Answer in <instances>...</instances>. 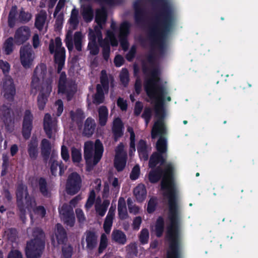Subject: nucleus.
Here are the masks:
<instances>
[{
	"label": "nucleus",
	"mask_w": 258,
	"mask_h": 258,
	"mask_svg": "<svg viewBox=\"0 0 258 258\" xmlns=\"http://www.w3.org/2000/svg\"><path fill=\"white\" fill-rule=\"evenodd\" d=\"M105 99L104 94L95 93L93 99V102L95 104H100L104 102Z\"/></svg>",
	"instance_id": "62"
},
{
	"label": "nucleus",
	"mask_w": 258,
	"mask_h": 258,
	"mask_svg": "<svg viewBox=\"0 0 258 258\" xmlns=\"http://www.w3.org/2000/svg\"><path fill=\"white\" fill-rule=\"evenodd\" d=\"M24 191V185L23 183L19 184L16 189L17 200H23Z\"/></svg>",
	"instance_id": "59"
},
{
	"label": "nucleus",
	"mask_w": 258,
	"mask_h": 258,
	"mask_svg": "<svg viewBox=\"0 0 258 258\" xmlns=\"http://www.w3.org/2000/svg\"><path fill=\"white\" fill-rule=\"evenodd\" d=\"M47 74V67L44 63H41L35 68L32 77L31 87L32 89L37 91L39 89L41 80L42 83L45 82L44 78Z\"/></svg>",
	"instance_id": "10"
},
{
	"label": "nucleus",
	"mask_w": 258,
	"mask_h": 258,
	"mask_svg": "<svg viewBox=\"0 0 258 258\" xmlns=\"http://www.w3.org/2000/svg\"><path fill=\"white\" fill-rule=\"evenodd\" d=\"M113 219L105 218V219L103 224V229L105 232L106 234H109L111 231V229L112 226Z\"/></svg>",
	"instance_id": "55"
},
{
	"label": "nucleus",
	"mask_w": 258,
	"mask_h": 258,
	"mask_svg": "<svg viewBox=\"0 0 258 258\" xmlns=\"http://www.w3.org/2000/svg\"><path fill=\"white\" fill-rule=\"evenodd\" d=\"M160 71L157 67L153 68L150 71V78L145 81L144 90L150 99L154 101L156 117L158 120H162L164 118L163 105L165 100L170 101V96L165 98L168 92L166 89L157 83L160 81Z\"/></svg>",
	"instance_id": "3"
},
{
	"label": "nucleus",
	"mask_w": 258,
	"mask_h": 258,
	"mask_svg": "<svg viewBox=\"0 0 258 258\" xmlns=\"http://www.w3.org/2000/svg\"><path fill=\"white\" fill-rule=\"evenodd\" d=\"M108 116V110L106 106H101L98 109L99 124L101 126L106 125Z\"/></svg>",
	"instance_id": "30"
},
{
	"label": "nucleus",
	"mask_w": 258,
	"mask_h": 258,
	"mask_svg": "<svg viewBox=\"0 0 258 258\" xmlns=\"http://www.w3.org/2000/svg\"><path fill=\"white\" fill-rule=\"evenodd\" d=\"M134 195L138 203L143 202L147 195V190L143 184H139L134 189Z\"/></svg>",
	"instance_id": "26"
},
{
	"label": "nucleus",
	"mask_w": 258,
	"mask_h": 258,
	"mask_svg": "<svg viewBox=\"0 0 258 258\" xmlns=\"http://www.w3.org/2000/svg\"><path fill=\"white\" fill-rule=\"evenodd\" d=\"M33 115L29 109L25 110L22 122V136L25 140H28L31 136L33 128Z\"/></svg>",
	"instance_id": "12"
},
{
	"label": "nucleus",
	"mask_w": 258,
	"mask_h": 258,
	"mask_svg": "<svg viewBox=\"0 0 258 258\" xmlns=\"http://www.w3.org/2000/svg\"><path fill=\"white\" fill-rule=\"evenodd\" d=\"M140 174V168L139 165H136L132 169L130 175V179L132 180L137 179Z\"/></svg>",
	"instance_id": "52"
},
{
	"label": "nucleus",
	"mask_w": 258,
	"mask_h": 258,
	"mask_svg": "<svg viewBox=\"0 0 258 258\" xmlns=\"http://www.w3.org/2000/svg\"><path fill=\"white\" fill-rule=\"evenodd\" d=\"M106 18L107 12L104 7L96 10L95 21L98 25L105 22Z\"/></svg>",
	"instance_id": "33"
},
{
	"label": "nucleus",
	"mask_w": 258,
	"mask_h": 258,
	"mask_svg": "<svg viewBox=\"0 0 258 258\" xmlns=\"http://www.w3.org/2000/svg\"><path fill=\"white\" fill-rule=\"evenodd\" d=\"M82 16L86 22H90L93 20L94 12L91 6H87L83 9Z\"/></svg>",
	"instance_id": "36"
},
{
	"label": "nucleus",
	"mask_w": 258,
	"mask_h": 258,
	"mask_svg": "<svg viewBox=\"0 0 258 258\" xmlns=\"http://www.w3.org/2000/svg\"><path fill=\"white\" fill-rule=\"evenodd\" d=\"M124 124L119 117L115 118L112 126V133L114 142H117L124 133Z\"/></svg>",
	"instance_id": "16"
},
{
	"label": "nucleus",
	"mask_w": 258,
	"mask_h": 258,
	"mask_svg": "<svg viewBox=\"0 0 258 258\" xmlns=\"http://www.w3.org/2000/svg\"><path fill=\"white\" fill-rule=\"evenodd\" d=\"M166 134V128L164 124L163 120H158L156 121L151 130V138L153 139L159 137L156 143V148L157 152L167 155V141L165 137Z\"/></svg>",
	"instance_id": "7"
},
{
	"label": "nucleus",
	"mask_w": 258,
	"mask_h": 258,
	"mask_svg": "<svg viewBox=\"0 0 258 258\" xmlns=\"http://www.w3.org/2000/svg\"><path fill=\"white\" fill-rule=\"evenodd\" d=\"M85 235L86 236V242L87 249L92 250L97 245V235L96 232L92 230H87Z\"/></svg>",
	"instance_id": "19"
},
{
	"label": "nucleus",
	"mask_w": 258,
	"mask_h": 258,
	"mask_svg": "<svg viewBox=\"0 0 258 258\" xmlns=\"http://www.w3.org/2000/svg\"><path fill=\"white\" fill-rule=\"evenodd\" d=\"M72 160L74 163H80L82 160L81 150L73 147L71 148Z\"/></svg>",
	"instance_id": "44"
},
{
	"label": "nucleus",
	"mask_w": 258,
	"mask_h": 258,
	"mask_svg": "<svg viewBox=\"0 0 258 258\" xmlns=\"http://www.w3.org/2000/svg\"><path fill=\"white\" fill-rule=\"evenodd\" d=\"M137 52V48L135 45H133L130 51L128 52V53L126 55V59L128 61H132L134 57H135L136 54Z\"/></svg>",
	"instance_id": "58"
},
{
	"label": "nucleus",
	"mask_w": 258,
	"mask_h": 258,
	"mask_svg": "<svg viewBox=\"0 0 258 258\" xmlns=\"http://www.w3.org/2000/svg\"><path fill=\"white\" fill-rule=\"evenodd\" d=\"M75 48L78 51L82 50V34L80 31L76 32L74 36Z\"/></svg>",
	"instance_id": "42"
},
{
	"label": "nucleus",
	"mask_w": 258,
	"mask_h": 258,
	"mask_svg": "<svg viewBox=\"0 0 258 258\" xmlns=\"http://www.w3.org/2000/svg\"><path fill=\"white\" fill-rule=\"evenodd\" d=\"M53 40H50L49 44V50L51 54L54 53V61L57 65L56 72L60 74L58 83V93L66 94L68 101H71L76 92L75 82L72 80H68L64 72H61L64 67L66 60V50L64 47L59 50L54 49Z\"/></svg>",
	"instance_id": "4"
},
{
	"label": "nucleus",
	"mask_w": 258,
	"mask_h": 258,
	"mask_svg": "<svg viewBox=\"0 0 258 258\" xmlns=\"http://www.w3.org/2000/svg\"><path fill=\"white\" fill-rule=\"evenodd\" d=\"M101 39H98L100 46L102 48V55L104 59L107 61L109 58L110 53V46L109 41L106 39L102 40L101 38V33L99 32Z\"/></svg>",
	"instance_id": "28"
},
{
	"label": "nucleus",
	"mask_w": 258,
	"mask_h": 258,
	"mask_svg": "<svg viewBox=\"0 0 258 258\" xmlns=\"http://www.w3.org/2000/svg\"><path fill=\"white\" fill-rule=\"evenodd\" d=\"M152 114V111L150 107H145L142 114V117L144 119L146 124L147 125L150 122Z\"/></svg>",
	"instance_id": "51"
},
{
	"label": "nucleus",
	"mask_w": 258,
	"mask_h": 258,
	"mask_svg": "<svg viewBox=\"0 0 258 258\" xmlns=\"http://www.w3.org/2000/svg\"><path fill=\"white\" fill-rule=\"evenodd\" d=\"M53 156V153H52L49 160V163L50 164V169L51 175L54 176H56L57 174V168L58 167H59V161L53 159L52 157Z\"/></svg>",
	"instance_id": "48"
},
{
	"label": "nucleus",
	"mask_w": 258,
	"mask_h": 258,
	"mask_svg": "<svg viewBox=\"0 0 258 258\" xmlns=\"http://www.w3.org/2000/svg\"><path fill=\"white\" fill-rule=\"evenodd\" d=\"M117 105L122 111H126L127 108V104L126 100L123 98L119 97L116 102Z\"/></svg>",
	"instance_id": "61"
},
{
	"label": "nucleus",
	"mask_w": 258,
	"mask_h": 258,
	"mask_svg": "<svg viewBox=\"0 0 258 258\" xmlns=\"http://www.w3.org/2000/svg\"><path fill=\"white\" fill-rule=\"evenodd\" d=\"M96 126V124L94 119L91 117H88L84 123L83 132L84 135L87 137L92 136L94 133Z\"/></svg>",
	"instance_id": "21"
},
{
	"label": "nucleus",
	"mask_w": 258,
	"mask_h": 258,
	"mask_svg": "<svg viewBox=\"0 0 258 258\" xmlns=\"http://www.w3.org/2000/svg\"><path fill=\"white\" fill-rule=\"evenodd\" d=\"M158 205V199L156 197H152L148 202L147 212L152 214L155 212Z\"/></svg>",
	"instance_id": "39"
},
{
	"label": "nucleus",
	"mask_w": 258,
	"mask_h": 258,
	"mask_svg": "<svg viewBox=\"0 0 258 258\" xmlns=\"http://www.w3.org/2000/svg\"><path fill=\"white\" fill-rule=\"evenodd\" d=\"M62 254L63 258H71L73 254V247L70 244H64L62 246Z\"/></svg>",
	"instance_id": "46"
},
{
	"label": "nucleus",
	"mask_w": 258,
	"mask_h": 258,
	"mask_svg": "<svg viewBox=\"0 0 258 258\" xmlns=\"http://www.w3.org/2000/svg\"><path fill=\"white\" fill-rule=\"evenodd\" d=\"M41 155L43 160L46 162L50 156L51 146L49 141L46 139H43L41 142Z\"/></svg>",
	"instance_id": "24"
},
{
	"label": "nucleus",
	"mask_w": 258,
	"mask_h": 258,
	"mask_svg": "<svg viewBox=\"0 0 258 258\" xmlns=\"http://www.w3.org/2000/svg\"><path fill=\"white\" fill-rule=\"evenodd\" d=\"M96 198V194L94 189H92L90 193L86 203L85 206L87 208H91L94 204Z\"/></svg>",
	"instance_id": "53"
},
{
	"label": "nucleus",
	"mask_w": 258,
	"mask_h": 258,
	"mask_svg": "<svg viewBox=\"0 0 258 258\" xmlns=\"http://www.w3.org/2000/svg\"><path fill=\"white\" fill-rule=\"evenodd\" d=\"M108 244L107 236L102 234L101 236L100 241L98 247V252L101 253L106 248Z\"/></svg>",
	"instance_id": "49"
},
{
	"label": "nucleus",
	"mask_w": 258,
	"mask_h": 258,
	"mask_svg": "<svg viewBox=\"0 0 258 258\" xmlns=\"http://www.w3.org/2000/svg\"><path fill=\"white\" fill-rule=\"evenodd\" d=\"M137 150L141 159L146 161L148 159V146L147 142L141 139L137 144Z\"/></svg>",
	"instance_id": "22"
},
{
	"label": "nucleus",
	"mask_w": 258,
	"mask_h": 258,
	"mask_svg": "<svg viewBox=\"0 0 258 258\" xmlns=\"http://www.w3.org/2000/svg\"><path fill=\"white\" fill-rule=\"evenodd\" d=\"M14 39L12 37H9L5 41L3 49L7 55L11 54L14 50Z\"/></svg>",
	"instance_id": "37"
},
{
	"label": "nucleus",
	"mask_w": 258,
	"mask_h": 258,
	"mask_svg": "<svg viewBox=\"0 0 258 258\" xmlns=\"http://www.w3.org/2000/svg\"><path fill=\"white\" fill-rule=\"evenodd\" d=\"M167 155L155 152L151 156L149 161V167L150 168H154L160 163V165L165 164L166 161Z\"/></svg>",
	"instance_id": "17"
},
{
	"label": "nucleus",
	"mask_w": 258,
	"mask_h": 258,
	"mask_svg": "<svg viewBox=\"0 0 258 258\" xmlns=\"http://www.w3.org/2000/svg\"><path fill=\"white\" fill-rule=\"evenodd\" d=\"M104 152V147L99 139L94 143L92 141L85 142L84 146V158L88 169H91L101 159Z\"/></svg>",
	"instance_id": "6"
},
{
	"label": "nucleus",
	"mask_w": 258,
	"mask_h": 258,
	"mask_svg": "<svg viewBox=\"0 0 258 258\" xmlns=\"http://www.w3.org/2000/svg\"><path fill=\"white\" fill-rule=\"evenodd\" d=\"M46 16L45 14H39L36 17L35 26L38 30H41L42 29L46 21Z\"/></svg>",
	"instance_id": "45"
},
{
	"label": "nucleus",
	"mask_w": 258,
	"mask_h": 258,
	"mask_svg": "<svg viewBox=\"0 0 258 258\" xmlns=\"http://www.w3.org/2000/svg\"><path fill=\"white\" fill-rule=\"evenodd\" d=\"M0 69L5 76H7L10 70V65L7 61L0 60Z\"/></svg>",
	"instance_id": "54"
},
{
	"label": "nucleus",
	"mask_w": 258,
	"mask_h": 258,
	"mask_svg": "<svg viewBox=\"0 0 258 258\" xmlns=\"http://www.w3.org/2000/svg\"><path fill=\"white\" fill-rule=\"evenodd\" d=\"M120 80L124 87H126L129 83V74L126 68H123L119 75Z\"/></svg>",
	"instance_id": "47"
},
{
	"label": "nucleus",
	"mask_w": 258,
	"mask_h": 258,
	"mask_svg": "<svg viewBox=\"0 0 258 258\" xmlns=\"http://www.w3.org/2000/svg\"><path fill=\"white\" fill-rule=\"evenodd\" d=\"M82 180L81 176L76 172L71 173L67 180L66 190L70 195L77 194L82 186Z\"/></svg>",
	"instance_id": "9"
},
{
	"label": "nucleus",
	"mask_w": 258,
	"mask_h": 258,
	"mask_svg": "<svg viewBox=\"0 0 258 258\" xmlns=\"http://www.w3.org/2000/svg\"><path fill=\"white\" fill-rule=\"evenodd\" d=\"M112 239L116 243L123 245L126 242V237L125 234L121 230H114L112 231Z\"/></svg>",
	"instance_id": "31"
},
{
	"label": "nucleus",
	"mask_w": 258,
	"mask_h": 258,
	"mask_svg": "<svg viewBox=\"0 0 258 258\" xmlns=\"http://www.w3.org/2000/svg\"><path fill=\"white\" fill-rule=\"evenodd\" d=\"M52 78L49 77L42 83L39 93L37 96V105L40 110H43L48 101V98L52 91Z\"/></svg>",
	"instance_id": "8"
},
{
	"label": "nucleus",
	"mask_w": 258,
	"mask_h": 258,
	"mask_svg": "<svg viewBox=\"0 0 258 258\" xmlns=\"http://www.w3.org/2000/svg\"><path fill=\"white\" fill-rule=\"evenodd\" d=\"M120 46L124 51L127 50L129 47V42L127 40V37H118Z\"/></svg>",
	"instance_id": "60"
},
{
	"label": "nucleus",
	"mask_w": 258,
	"mask_h": 258,
	"mask_svg": "<svg viewBox=\"0 0 258 258\" xmlns=\"http://www.w3.org/2000/svg\"><path fill=\"white\" fill-rule=\"evenodd\" d=\"M8 258H23L21 252L17 249L11 250L8 256Z\"/></svg>",
	"instance_id": "64"
},
{
	"label": "nucleus",
	"mask_w": 258,
	"mask_h": 258,
	"mask_svg": "<svg viewBox=\"0 0 258 258\" xmlns=\"http://www.w3.org/2000/svg\"><path fill=\"white\" fill-rule=\"evenodd\" d=\"M101 85L103 87L105 91H108L109 87V82L105 70L101 71V75L100 78Z\"/></svg>",
	"instance_id": "43"
},
{
	"label": "nucleus",
	"mask_w": 258,
	"mask_h": 258,
	"mask_svg": "<svg viewBox=\"0 0 258 258\" xmlns=\"http://www.w3.org/2000/svg\"><path fill=\"white\" fill-rule=\"evenodd\" d=\"M92 41L90 42L88 44V47L90 50V53L92 55H96L98 54L99 52V48L96 42V36L94 35L92 36Z\"/></svg>",
	"instance_id": "41"
},
{
	"label": "nucleus",
	"mask_w": 258,
	"mask_h": 258,
	"mask_svg": "<svg viewBox=\"0 0 258 258\" xmlns=\"http://www.w3.org/2000/svg\"><path fill=\"white\" fill-rule=\"evenodd\" d=\"M34 58V53L30 45H25L20 49V59L22 66L25 69L30 68Z\"/></svg>",
	"instance_id": "11"
},
{
	"label": "nucleus",
	"mask_w": 258,
	"mask_h": 258,
	"mask_svg": "<svg viewBox=\"0 0 258 258\" xmlns=\"http://www.w3.org/2000/svg\"><path fill=\"white\" fill-rule=\"evenodd\" d=\"M37 182L41 194L45 198H49L51 196V191L48 186L46 179L41 177L38 179Z\"/></svg>",
	"instance_id": "25"
},
{
	"label": "nucleus",
	"mask_w": 258,
	"mask_h": 258,
	"mask_svg": "<svg viewBox=\"0 0 258 258\" xmlns=\"http://www.w3.org/2000/svg\"><path fill=\"white\" fill-rule=\"evenodd\" d=\"M136 136L133 130L131 132L129 155L132 156V154L136 151Z\"/></svg>",
	"instance_id": "50"
},
{
	"label": "nucleus",
	"mask_w": 258,
	"mask_h": 258,
	"mask_svg": "<svg viewBox=\"0 0 258 258\" xmlns=\"http://www.w3.org/2000/svg\"><path fill=\"white\" fill-rule=\"evenodd\" d=\"M127 160V155L118 156L115 155L114 160V166L118 172H121L124 169Z\"/></svg>",
	"instance_id": "29"
},
{
	"label": "nucleus",
	"mask_w": 258,
	"mask_h": 258,
	"mask_svg": "<svg viewBox=\"0 0 258 258\" xmlns=\"http://www.w3.org/2000/svg\"><path fill=\"white\" fill-rule=\"evenodd\" d=\"M28 153L33 160H36L38 155V143L36 137L33 136L28 144Z\"/></svg>",
	"instance_id": "18"
},
{
	"label": "nucleus",
	"mask_w": 258,
	"mask_h": 258,
	"mask_svg": "<svg viewBox=\"0 0 258 258\" xmlns=\"http://www.w3.org/2000/svg\"><path fill=\"white\" fill-rule=\"evenodd\" d=\"M4 96L9 101H14L16 95V88L13 80L10 78L3 83Z\"/></svg>",
	"instance_id": "15"
},
{
	"label": "nucleus",
	"mask_w": 258,
	"mask_h": 258,
	"mask_svg": "<svg viewBox=\"0 0 258 258\" xmlns=\"http://www.w3.org/2000/svg\"><path fill=\"white\" fill-rule=\"evenodd\" d=\"M165 226V221L162 216H159L155 225V232L157 237H161L163 234Z\"/></svg>",
	"instance_id": "32"
},
{
	"label": "nucleus",
	"mask_w": 258,
	"mask_h": 258,
	"mask_svg": "<svg viewBox=\"0 0 258 258\" xmlns=\"http://www.w3.org/2000/svg\"><path fill=\"white\" fill-rule=\"evenodd\" d=\"M31 36V31L26 26L19 27L15 31L14 39V43L17 45L23 44L28 40Z\"/></svg>",
	"instance_id": "14"
},
{
	"label": "nucleus",
	"mask_w": 258,
	"mask_h": 258,
	"mask_svg": "<svg viewBox=\"0 0 258 258\" xmlns=\"http://www.w3.org/2000/svg\"><path fill=\"white\" fill-rule=\"evenodd\" d=\"M139 239L140 243L142 245H145L148 243L149 239V232L148 229L143 228L142 229L139 235Z\"/></svg>",
	"instance_id": "40"
},
{
	"label": "nucleus",
	"mask_w": 258,
	"mask_h": 258,
	"mask_svg": "<svg viewBox=\"0 0 258 258\" xmlns=\"http://www.w3.org/2000/svg\"><path fill=\"white\" fill-rule=\"evenodd\" d=\"M1 119L4 122L6 128L8 131L13 129L14 126V114L10 105L4 104L1 108Z\"/></svg>",
	"instance_id": "13"
},
{
	"label": "nucleus",
	"mask_w": 258,
	"mask_h": 258,
	"mask_svg": "<svg viewBox=\"0 0 258 258\" xmlns=\"http://www.w3.org/2000/svg\"><path fill=\"white\" fill-rule=\"evenodd\" d=\"M131 26L130 23L127 21L122 22L119 26L118 37H128Z\"/></svg>",
	"instance_id": "35"
},
{
	"label": "nucleus",
	"mask_w": 258,
	"mask_h": 258,
	"mask_svg": "<svg viewBox=\"0 0 258 258\" xmlns=\"http://www.w3.org/2000/svg\"><path fill=\"white\" fill-rule=\"evenodd\" d=\"M176 23V16L173 10L167 5L163 6L155 14L153 22L148 27L147 33L151 50L146 57L151 66L155 64L156 60L155 54L152 49L157 47L161 54L164 53L166 39Z\"/></svg>",
	"instance_id": "2"
},
{
	"label": "nucleus",
	"mask_w": 258,
	"mask_h": 258,
	"mask_svg": "<svg viewBox=\"0 0 258 258\" xmlns=\"http://www.w3.org/2000/svg\"><path fill=\"white\" fill-rule=\"evenodd\" d=\"M55 236L58 244H63L67 240V234L66 230L61 224L56 225Z\"/></svg>",
	"instance_id": "23"
},
{
	"label": "nucleus",
	"mask_w": 258,
	"mask_h": 258,
	"mask_svg": "<svg viewBox=\"0 0 258 258\" xmlns=\"http://www.w3.org/2000/svg\"><path fill=\"white\" fill-rule=\"evenodd\" d=\"M17 15V7L16 6H13L8 15V23L9 27L12 28L15 26Z\"/></svg>",
	"instance_id": "34"
},
{
	"label": "nucleus",
	"mask_w": 258,
	"mask_h": 258,
	"mask_svg": "<svg viewBox=\"0 0 258 258\" xmlns=\"http://www.w3.org/2000/svg\"><path fill=\"white\" fill-rule=\"evenodd\" d=\"M19 18L22 22L27 23L31 19V15L28 12L21 11L19 14Z\"/></svg>",
	"instance_id": "57"
},
{
	"label": "nucleus",
	"mask_w": 258,
	"mask_h": 258,
	"mask_svg": "<svg viewBox=\"0 0 258 258\" xmlns=\"http://www.w3.org/2000/svg\"><path fill=\"white\" fill-rule=\"evenodd\" d=\"M143 105L142 103L139 101H137L135 103V108H134V115L136 116H139L141 114V113L143 110Z\"/></svg>",
	"instance_id": "63"
},
{
	"label": "nucleus",
	"mask_w": 258,
	"mask_h": 258,
	"mask_svg": "<svg viewBox=\"0 0 258 258\" xmlns=\"http://www.w3.org/2000/svg\"><path fill=\"white\" fill-rule=\"evenodd\" d=\"M33 239L27 241L25 253L27 258H40L45 248V235L44 231L39 227H35L32 231Z\"/></svg>",
	"instance_id": "5"
},
{
	"label": "nucleus",
	"mask_w": 258,
	"mask_h": 258,
	"mask_svg": "<svg viewBox=\"0 0 258 258\" xmlns=\"http://www.w3.org/2000/svg\"><path fill=\"white\" fill-rule=\"evenodd\" d=\"M151 169L148 175L149 180L152 183H155L162 177L161 189L166 191L164 196L168 200L170 223L166 228V237L169 245L165 258H181L178 206L173 183L174 167L169 163L165 165L164 169L160 166Z\"/></svg>",
	"instance_id": "1"
},
{
	"label": "nucleus",
	"mask_w": 258,
	"mask_h": 258,
	"mask_svg": "<svg viewBox=\"0 0 258 258\" xmlns=\"http://www.w3.org/2000/svg\"><path fill=\"white\" fill-rule=\"evenodd\" d=\"M33 212L35 214L40 216L41 218L44 217L46 214V209L43 206H36L33 209Z\"/></svg>",
	"instance_id": "56"
},
{
	"label": "nucleus",
	"mask_w": 258,
	"mask_h": 258,
	"mask_svg": "<svg viewBox=\"0 0 258 258\" xmlns=\"http://www.w3.org/2000/svg\"><path fill=\"white\" fill-rule=\"evenodd\" d=\"M70 114L72 121L76 122L78 125H81L85 118L83 111L80 108L77 109L75 111H71Z\"/></svg>",
	"instance_id": "27"
},
{
	"label": "nucleus",
	"mask_w": 258,
	"mask_h": 258,
	"mask_svg": "<svg viewBox=\"0 0 258 258\" xmlns=\"http://www.w3.org/2000/svg\"><path fill=\"white\" fill-rule=\"evenodd\" d=\"M145 11L143 8L135 10V21L138 25H142L144 22V15Z\"/></svg>",
	"instance_id": "38"
},
{
	"label": "nucleus",
	"mask_w": 258,
	"mask_h": 258,
	"mask_svg": "<svg viewBox=\"0 0 258 258\" xmlns=\"http://www.w3.org/2000/svg\"><path fill=\"white\" fill-rule=\"evenodd\" d=\"M54 128V123L50 114L46 113L43 119V129L48 138L51 139Z\"/></svg>",
	"instance_id": "20"
}]
</instances>
